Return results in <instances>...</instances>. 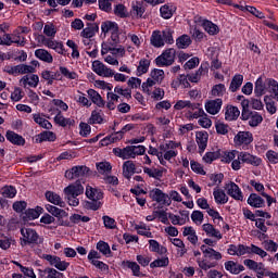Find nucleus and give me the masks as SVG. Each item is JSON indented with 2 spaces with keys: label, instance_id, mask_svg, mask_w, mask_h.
<instances>
[{
  "label": "nucleus",
  "instance_id": "f257e3e1",
  "mask_svg": "<svg viewBox=\"0 0 278 278\" xmlns=\"http://www.w3.org/2000/svg\"><path fill=\"white\" fill-rule=\"evenodd\" d=\"M86 197L89 199V201H86L84 204L86 210H92L93 212L101 210L100 200L103 199V192H101V190L87 186Z\"/></svg>",
  "mask_w": 278,
  "mask_h": 278
},
{
  "label": "nucleus",
  "instance_id": "f03ea898",
  "mask_svg": "<svg viewBox=\"0 0 278 278\" xmlns=\"http://www.w3.org/2000/svg\"><path fill=\"white\" fill-rule=\"evenodd\" d=\"M65 199L68 202V205L73 207H77L79 205L78 197L84 194V186H81L80 181H76L72 185H68L64 190Z\"/></svg>",
  "mask_w": 278,
  "mask_h": 278
},
{
  "label": "nucleus",
  "instance_id": "7ed1b4c3",
  "mask_svg": "<svg viewBox=\"0 0 278 278\" xmlns=\"http://www.w3.org/2000/svg\"><path fill=\"white\" fill-rule=\"evenodd\" d=\"M241 164H251V166H260V164H262V159L249 152H239L237 155V160L232 161L231 163L232 170H240Z\"/></svg>",
  "mask_w": 278,
  "mask_h": 278
},
{
  "label": "nucleus",
  "instance_id": "20e7f679",
  "mask_svg": "<svg viewBox=\"0 0 278 278\" xmlns=\"http://www.w3.org/2000/svg\"><path fill=\"white\" fill-rule=\"evenodd\" d=\"M22 238L21 247H27L31 244H40L42 240H40V236L35 229L31 228H21Z\"/></svg>",
  "mask_w": 278,
  "mask_h": 278
},
{
  "label": "nucleus",
  "instance_id": "39448f33",
  "mask_svg": "<svg viewBox=\"0 0 278 278\" xmlns=\"http://www.w3.org/2000/svg\"><path fill=\"white\" fill-rule=\"evenodd\" d=\"M161 81H164V71L153 70L151 72V78H148L147 81L142 84L141 88L146 94H151V88Z\"/></svg>",
  "mask_w": 278,
  "mask_h": 278
},
{
  "label": "nucleus",
  "instance_id": "423d86ee",
  "mask_svg": "<svg viewBox=\"0 0 278 278\" xmlns=\"http://www.w3.org/2000/svg\"><path fill=\"white\" fill-rule=\"evenodd\" d=\"M244 266L249 268L250 270H254L256 273V277H270L273 271H269L264 266V263H257L254 260L247 258L243 261Z\"/></svg>",
  "mask_w": 278,
  "mask_h": 278
},
{
  "label": "nucleus",
  "instance_id": "0eeeda50",
  "mask_svg": "<svg viewBox=\"0 0 278 278\" xmlns=\"http://www.w3.org/2000/svg\"><path fill=\"white\" fill-rule=\"evenodd\" d=\"M176 50L169 48L155 59L156 66H172L175 63Z\"/></svg>",
  "mask_w": 278,
  "mask_h": 278
},
{
  "label": "nucleus",
  "instance_id": "6e6552de",
  "mask_svg": "<svg viewBox=\"0 0 278 278\" xmlns=\"http://www.w3.org/2000/svg\"><path fill=\"white\" fill-rule=\"evenodd\" d=\"M40 42L45 45V47H48V49H53L56 53L60 55H66V50L64 49V43L61 41H56L50 38L45 37V35L39 36Z\"/></svg>",
  "mask_w": 278,
  "mask_h": 278
},
{
  "label": "nucleus",
  "instance_id": "1a4fd4ad",
  "mask_svg": "<svg viewBox=\"0 0 278 278\" xmlns=\"http://www.w3.org/2000/svg\"><path fill=\"white\" fill-rule=\"evenodd\" d=\"M150 199L152 201H155L156 203H160V205H170L172 200L170 197L167 193H164L162 189L154 188L149 192Z\"/></svg>",
  "mask_w": 278,
  "mask_h": 278
},
{
  "label": "nucleus",
  "instance_id": "9d476101",
  "mask_svg": "<svg viewBox=\"0 0 278 278\" xmlns=\"http://www.w3.org/2000/svg\"><path fill=\"white\" fill-rule=\"evenodd\" d=\"M90 173V168L86 165H78L72 167L70 170L65 172L66 179H77V177H86Z\"/></svg>",
  "mask_w": 278,
  "mask_h": 278
},
{
  "label": "nucleus",
  "instance_id": "9b49d317",
  "mask_svg": "<svg viewBox=\"0 0 278 278\" xmlns=\"http://www.w3.org/2000/svg\"><path fill=\"white\" fill-rule=\"evenodd\" d=\"M43 260H46V262H49L50 266H54V268L62 271L66 270V268L71 266V263L62 261V258H60L59 256L51 254H45Z\"/></svg>",
  "mask_w": 278,
  "mask_h": 278
},
{
  "label": "nucleus",
  "instance_id": "f8f14e48",
  "mask_svg": "<svg viewBox=\"0 0 278 278\" xmlns=\"http://www.w3.org/2000/svg\"><path fill=\"white\" fill-rule=\"evenodd\" d=\"M92 71L100 77H114V71L106 67L105 64H103L101 61H93Z\"/></svg>",
  "mask_w": 278,
  "mask_h": 278
},
{
  "label": "nucleus",
  "instance_id": "ddd939ff",
  "mask_svg": "<svg viewBox=\"0 0 278 278\" xmlns=\"http://www.w3.org/2000/svg\"><path fill=\"white\" fill-rule=\"evenodd\" d=\"M207 140H210V134H207V131L203 130L195 132V142L200 153H203L205 149H207Z\"/></svg>",
  "mask_w": 278,
  "mask_h": 278
},
{
  "label": "nucleus",
  "instance_id": "4468645a",
  "mask_svg": "<svg viewBox=\"0 0 278 278\" xmlns=\"http://www.w3.org/2000/svg\"><path fill=\"white\" fill-rule=\"evenodd\" d=\"M227 194L235 199L236 201H243L244 197L242 195V191L240 187L236 185V182H229L226 185Z\"/></svg>",
  "mask_w": 278,
  "mask_h": 278
},
{
  "label": "nucleus",
  "instance_id": "2eb2a0df",
  "mask_svg": "<svg viewBox=\"0 0 278 278\" xmlns=\"http://www.w3.org/2000/svg\"><path fill=\"white\" fill-rule=\"evenodd\" d=\"M39 81H40V77H38V75L29 74V75L23 76L20 80V84H22L24 88H27V86H29L30 88H38Z\"/></svg>",
  "mask_w": 278,
  "mask_h": 278
},
{
  "label": "nucleus",
  "instance_id": "dca6fc26",
  "mask_svg": "<svg viewBox=\"0 0 278 278\" xmlns=\"http://www.w3.org/2000/svg\"><path fill=\"white\" fill-rule=\"evenodd\" d=\"M114 155L116 157H121L122 160H134V152L131 150V146H127L126 148H114L113 149Z\"/></svg>",
  "mask_w": 278,
  "mask_h": 278
},
{
  "label": "nucleus",
  "instance_id": "f3484780",
  "mask_svg": "<svg viewBox=\"0 0 278 278\" xmlns=\"http://www.w3.org/2000/svg\"><path fill=\"white\" fill-rule=\"evenodd\" d=\"M5 138L9 142H11V144H15L16 147H24L25 144V138L12 130L7 131Z\"/></svg>",
  "mask_w": 278,
  "mask_h": 278
},
{
  "label": "nucleus",
  "instance_id": "a211bd4d",
  "mask_svg": "<svg viewBox=\"0 0 278 278\" xmlns=\"http://www.w3.org/2000/svg\"><path fill=\"white\" fill-rule=\"evenodd\" d=\"M220 108H223L222 99L211 100L205 104L206 112L213 115L218 114L220 112Z\"/></svg>",
  "mask_w": 278,
  "mask_h": 278
},
{
  "label": "nucleus",
  "instance_id": "6ab92c4d",
  "mask_svg": "<svg viewBox=\"0 0 278 278\" xmlns=\"http://www.w3.org/2000/svg\"><path fill=\"white\" fill-rule=\"evenodd\" d=\"M46 199L47 201H49V203H52V205H58L59 207H66V202L62 200V197H60V194L53 191H47Z\"/></svg>",
  "mask_w": 278,
  "mask_h": 278
},
{
  "label": "nucleus",
  "instance_id": "aec40b11",
  "mask_svg": "<svg viewBox=\"0 0 278 278\" xmlns=\"http://www.w3.org/2000/svg\"><path fill=\"white\" fill-rule=\"evenodd\" d=\"M235 142L237 144H251L253 142V135L249 131H239L235 136Z\"/></svg>",
  "mask_w": 278,
  "mask_h": 278
},
{
  "label": "nucleus",
  "instance_id": "412c9836",
  "mask_svg": "<svg viewBox=\"0 0 278 278\" xmlns=\"http://www.w3.org/2000/svg\"><path fill=\"white\" fill-rule=\"evenodd\" d=\"M201 251L204 255V257L208 258V260H223V254H220V252H217L216 250L207 247L206 244L201 245Z\"/></svg>",
  "mask_w": 278,
  "mask_h": 278
},
{
  "label": "nucleus",
  "instance_id": "4be33fe9",
  "mask_svg": "<svg viewBox=\"0 0 278 278\" xmlns=\"http://www.w3.org/2000/svg\"><path fill=\"white\" fill-rule=\"evenodd\" d=\"M136 173H138L136 170V164L134 163V161H126L123 164V175L126 179H131V177H134V175H136Z\"/></svg>",
  "mask_w": 278,
  "mask_h": 278
},
{
  "label": "nucleus",
  "instance_id": "5701e85b",
  "mask_svg": "<svg viewBox=\"0 0 278 278\" xmlns=\"http://www.w3.org/2000/svg\"><path fill=\"white\" fill-rule=\"evenodd\" d=\"M87 94L92 103H94V105H97L98 108H105V100H103V98L99 92H97V90L89 89L87 90Z\"/></svg>",
  "mask_w": 278,
  "mask_h": 278
},
{
  "label": "nucleus",
  "instance_id": "b1692460",
  "mask_svg": "<svg viewBox=\"0 0 278 278\" xmlns=\"http://www.w3.org/2000/svg\"><path fill=\"white\" fill-rule=\"evenodd\" d=\"M200 106H201L200 103H192L190 100H178L174 105V110L179 111L188 108L189 110L194 111V110H199Z\"/></svg>",
  "mask_w": 278,
  "mask_h": 278
},
{
  "label": "nucleus",
  "instance_id": "393cba45",
  "mask_svg": "<svg viewBox=\"0 0 278 278\" xmlns=\"http://www.w3.org/2000/svg\"><path fill=\"white\" fill-rule=\"evenodd\" d=\"M203 231L208 236V238H217V240H223V235L220 230L214 228L212 224H204L202 226Z\"/></svg>",
  "mask_w": 278,
  "mask_h": 278
},
{
  "label": "nucleus",
  "instance_id": "a878e982",
  "mask_svg": "<svg viewBox=\"0 0 278 278\" xmlns=\"http://www.w3.org/2000/svg\"><path fill=\"white\" fill-rule=\"evenodd\" d=\"M225 268L228 273H231V275H240L244 270V265L228 261L225 263Z\"/></svg>",
  "mask_w": 278,
  "mask_h": 278
},
{
  "label": "nucleus",
  "instance_id": "bb28decb",
  "mask_svg": "<svg viewBox=\"0 0 278 278\" xmlns=\"http://www.w3.org/2000/svg\"><path fill=\"white\" fill-rule=\"evenodd\" d=\"M123 131L113 132L111 136L105 137L100 141L101 147H108L109 144H112L113 142H118V140H123Z\"/></svg>",
  "mask_w": 278,
  "mask_h": 278
},
{
  "label": "nucleus",
  "instance_id": "cd10ccee",
  "mask_svg": "<svg viewBox=\"0 0 278 278\" xmlns=\"http://www.w3.org/2000/svg\"><path fill=\"white\" fill-rule=\"evenodd\" d=\"M40 278H63L64 274L58 271L54 268L48 267L45 270H39Z\"/></svg>",
  "mask_w": 278,
  "mask_h": 278
},
{
  "label": "nucleus",
  "instance_id": "c85d7f7f",
  "mask_svg": "<svg viewBox=\"0 0 278 278\" xmlns=\"http://www.w3.org/2000/svg\"><path fill=\"white\" fill-rule=\"evenodd\" d=\"M239 116H240V110L238 109V106L228 105L226 108V112H225L226 121H238Z\"/></svg>",
  "mask_w": 278,
  "mask_h": 278
},
{
  "label": "nucleus",
  "instance_id": "c756f323",
  "mask_svg": "<svg viewBox=\"0 0 278 278\" xmlns=\"http://www.w3.org/2000/svg\"><path fill=\"white\" fill-rule=\"evenodd\" d=\"M46 210H47V212L52 214V216H55V218H66V217H68V214L66 213V211H64L62 208H59L58 206L47 204Z\"/></svg>",
  "mask_w": 278,
  "mask_h": 278
},
{
  "label": "nucleus",
  "instance_id": "7c9ffc66",
  "mask_svg": "<svg viewBox=\"0 0 278 278\" xmlns=\"http://www.w3.org/2000/svg\"><path fill=\"white\" fill-rule=\"evenodd\" d=\"M54 123L60 125V127H68L71 125H75V121L64 117V115H62V111H59L55 115Z\"/></svg>",
  "mask_w": 278,
  "mask_h": 278
},
{
  "label": "nucleus",
  "instance_id": "2f4dec72",
  "mask_svg": "<svg viewBox=\"0 0 278 278\" xmlns=\"http://www.w3.org/2000/svg\"><path fill=\"white\" fill-rule=\"evenodd\" d=\"M182 236L187 237L191 244H197L199 242V237L197 236V230L192 226L185 227Z\"/></svg>",
  "mask_w": 278,
  "mask_h": 278
},
{
  "label": "nucleus",
  "instance_id": "473e14b6",
  "mask_svg": "<svg viewBox=\"0 0 278 278\" xmlns=\"http://www.w3.org/2000/svg\"><path fill=\"white\" fill-rule=\"evenodd\" d=\"M162 31L160 30H154L152 33L150 42L152 45V47H156L157 49H160V47H164V38L162 37Z\"/></svg>",
  "mask_w": 278,
  "mask_h": 278
},
{
  "label": "nucleus",
  "instance_id": "72a5a7b5",
  "mask_svg": "<svg viewBox=\"0 0 278 278\" xmlns=\"http://www.w3.org/2000/svg\"><path fill=\"white\" fill-rule=\"evenodd\" d=\"M35 55L36 58H38V60H41L42 62H47L48 64L53 63V55H51V53H49V51L45 49L36 50Z\"/></svg>",
  "mask_w": 278,
  "mask_h": 278
},
{
  "label": "nucleus",
  "instance_id": "f704fd0d",
  "mask_svg": "<svg viewBox=\"0 0 278 278\" xmlns=\"http://www.w3.org/2000/svg\"><path fill=\"white\" fill-rule=\"evenodd\" d=\"M242 81H244V76H242L241 74L235 75L230 83L229 91L237 92L240 89V86H242Z\"/></svg>",
  "mask_w": 278,
  "mask_h": 278
},
{
  "label": "nucleus",
  "instance_id": "c9c22d12",
  "mask_svg": "<svg viewBox=\"0 0 278 278\" xmlns=\"http://www.w3.org/2000/svg\"><path fill=\"white\" fill-rule=\"evenodd\" d=\"M248 204L251 205V207H264L265 201L256 193H252L248 199Z\"/></svg>",
  "mask_w": 278,
  "mask_h": 278
},
{
  "label": "nucleus",
  "instance_id": "e433bc0d",
  "mask_svg": "<svg viewBox=\"0 0 278 278\" xmlns=\"http://www.w3.org/2000/svg\"><path fill=\"white\" fill-rule=\"evenodd\" d=\"M55 138L53 131H43L36 136L35 142H54Z\"/></svg>",
  "mask_w": 278,
  "mask_h": 278
},
{
  "label": "nucleus",
  "instance_id": "4c0bfd02",
  "mask_svg": "<svg viewBox=\"0 0 278 278\" xmlns=\"http://www.w3.org/2000/svg\"><path fill=\"white\" fill-rule=\"evenodd\" d=\"M213 197L215 199V202L219 205H225L229 201V198L225 193V191L220 189H214Z\"/></svg>",
  "mask_w": 278,
  "mask_h": 278
},
{
  "label": "nucleus",
  "instance_id": "58836bf2",
  "mask_svg": "<svg viewBox=\"0 0 278 278\" xmlns=\"http://www.w3.org/2000/svg\"><path fill=\"white\" fill-rule=\"evenodd\" d=\"M99 31V25L97 24H88V27L83 29L80 33L83 38H93L94 34Z\"/></svg>",
  "mask_w": 278,
  "mask_h": 278
},
{
  "label": "nucleus",
  "instance_id": "ea45409f",
  "mask_svg": "<svg viewBox=\"0 0 278 278\" xmlns=\"http://www.w3.org/2000/svg\"><path fill=\"white\" fill-rule=\"evenodd\" d=\"M96 166L100 175H110L112 173V164L108 161L97 163Z\"/></svg>",
  "mask_w": 278,
  "mask_h": 278
},
{
  "label": "nucleus",
  "instance_id": "a19ab883",
  "mask_svg": "<svg viewBox=\"0 0 278 278\" xmlns=\"http://www.w3.org/2000/svg\"><path fill=\"white\" fill-rule=\"evenodd\" d=\"M89 123L90 125H101L103 123V112L101 110L92 111Z\"/></svg>",
  "mask_w": 278,
  "mask_h": 278
},
{
  "label": "nucleus",
  "instance_id": "79ce46f5",
  "mask_svg": "<svg viewBox=\"0 0 278 278\" xmlns=\"http://www.w3.org/2000/svg\"><path fill=\"white\" fill-rule=\"evenodd\" d=\"M101 29L103 34H112L114 31H118V24L115 22L106 21L102 23Z\"/></svg>",
  "mask_w": 278,
  "mask_h": 278
},
{
  "label": "nucleus",
  "instance_id": "37998d69",
  "mask_svg": "<svg viewBox=\"0 0 278 278\" xmlns=\"http://www.w3.org/2000/svg\"><path fill=\"white\" fill-rule=\"evenodd\" d=\"M220 155H223V153H220V150H217L215 152H206L203 156V162H205V164H212V162H215V160H220Z\"/></svg>",
  "mask_w": 278,
  "mask_h": 278
},
{
  "label": "nucleus",
  "instance_id": "c03bdc74",
  "mask_svg": "<svg viewBox=\"0 0 278 278\" xmlns=\"http://www.w3.org/2000/svg\"><path fill=\"white\" fill-rule=\"evenodd\" d=\"M16 75H27L28 73H36V67L31 65L20 64L15 65Z\"/></svg>",
  "mask_w": 278,
  "mask_h": 278
},
{
  "label": "nucleus",
  "instance_id": "a18cd8bd",
  "mask_svg": "<svg viewBox=\"0 0 278 278\" xmlns=\"http://www.w3.org/2000/svg\"><path fill=\"white\" fill-rule=\"evenodd\" d=\"M176 45L178 49H188V47L192 45V40L190 39V36L182 35L176 40Z\"/></svg>",
  "mask_w": 278,
  "mask_h": 278
},
{
  "label": "nucleus",
  "instance_id": "49530a36",
  "mask_svg": "<svg viewBox=\"0 0 278 278\" xmlns=\"http://www.w3.org/2000/svg\"><path fill=\"white\" fill-rule=\"evenodd\" d=\"M33 118L35 123H37V125L39 127H42L43 129H51V127H53V125H51L48 119H45L43 117H41L40 114H34Z\"/></svg>",
  "mask_w": 278,
  "mask_h": 278
},
{
  "label": "nucleus",
  "instance_id": "de8ad7c7",
  "mask_svg": "<svg viewBox=\"0 0 278 278\" xmlns=\"http://www.w3.org/2000/svg\"><path fill=\"white\" fill-rule=\"evenodd\" d=\"M203 28L205 31H207V34H210V36H216V34L219 31L218 26L210 21L203 22Z\"/></svg>",
  "mask_w": 278,
  "mask_h": 278
},
{
  "label": "nucleus",
  "instance_id": "09e8293b",
  "mask_svg": "<svg viewBox=\"0 0 278 278\" xmlns=\"http://www.w3.org/2000/svg\"><path fill=\"white\" fill-rule=\"evenodd\" d=\"M220 157L222 159V162H225V164H229V162H233L236 160V154L238 156V151H231V152H225V151H222L220 150Z\"/></svg>",
  "mask_w": 278,
  "mask_h": 278
},
{
  "label": "nucleus",
  "instance_id": "8fccbe9b",
  "mask_svg": "<svg viewBox=\"0 0 278 278\" xmlns=\"http://www.w3.org/2000/svg\"><path fill=\"white\" fill-rule=\"evenodd\" d=\"M197 264L199 268H201L202 270H210V268H216L217 266L216 262H210L207 260H201V258L197 260Z\"/></svg>",
  "mask_w": 278,
  "mask_h": 278
},
{
  "label": "nucleus",
  "instance_id": "3c124183",
  "mask_svg": "<svg viewBox=\"0 0 278 278\" xmlns=\"http://www.w3.org/2000/svg\"><path fill=\"white\" fill-rule=\"evenodd\" d=\"M1 194L5 199H14L16 197V188L12 186H5L1 189Z\"/></svg>",
  "mask_w": 278,
  "mask_h": 278
},
{
  "label": "nucleus",
  "instance_id": "603ef678",
  "mask_svg": "<svg viewBox=\"0 0 278 278\" xmlns=\"http://www.w3.org/2000/svg\"><path fill=\"white\" fill-rule=\"evenodd\" d=\"M153 88H150V93L149 94L154 101H162V99H164V89L162 88H155L153 91Z\"/></svg>",
  "mask_w": 278,
  "mask_h": 278
},
{
  "label": "nucleus",
  "instance_id": "864d4df0",
  "mask_svg": "<svg viewBox=\"0 0 278 278\" xmlns=\"http://www.w3.org/2000/svg\"><path fill=\"white\" fill-rule=\"evenodd\" d=\"M149 244H150V251H152L153 253H161L164 254L166 253V248L165 247H160V243L156 240H149Z\"/></svg>",
  "mask_w": 278,
  "mask_h": 278
},
{
  "label": "nucleus",
  "instance_id": "5fc2aeb1",
  "mask_svg": "<svg viewBox=\"0 0 278 278\" xmlns=\"http://www.w3.org/2000/svg\"><path fill=\"white\" fill-rule=\"evenodd\" d=\"M143 173H146V175L152 177L153 179H160V177L164 175V172H162L161 169L149 167H144Z\"/></svg>",
  "mask_w": 278,
  "mask_h": 278
},
{
  "label": "nucleus",
  "instance_id": "6e6d98bb",
  "mask_svg": "<svg viewBox=\"0 0 278 278\" xmlns=\"http://www.w3.org/2000/svg\"><path fill=\"white\" fill-rule=\"evenodd\" d=\"M114 14L119 18H127V16H129V13L127 12V8H125L123 4L115 5Z\"/></svg>",
  "mask_w": 278,
  "mask_h": 278
},
{
  "label": "nucleus",
  "instance_id": "4d7b16f0",
  "mask_svg": "<svg viewBox=\"0 0 278 278\" xmlns=\"http://www.w3.org/2000/svg\"><path fill=\"white\" fill-rule=\"evenodd\" d=\"M149 66H151V61L147 59H141L137 71L138 73H140V75H144V73L149 72Z\"/></svg>",
  "mask_w": 278,
  "mask_h": 278
},
{
  "label": "nucleus",
  "instance_id": "13d9d810",
  "mask_svg": "<svg viewBox=\"0 0 278 278\" xmlns=\"http://www.w3.org/2000/svg\"><path fill=\"white\" fill-rule=\"evenodd\" d=\"M264 90H266V85H264V80L262 78H258L254 88L256 97H262V94H264Z\"/></svg>",
  "mask_w": 278,
  "mask_h": 278
},
{
  "label": "nucleus",
  "instance_id": "bf43d9fd",
  "mask_svg": "<svg viewBox=\"0 0 278 278\" xmlns=\"http://www.w3.org/2000/svg\"><path fill=\"white\" fill-rule=\"evenodd\" d=\"M43 34L48 36V38H55V34H58V30L55 29V25L53 24H46L43 27Z\"/></svg>",
  "mask_w": 278,
  "mask_h": 278
},
{
  "label": "nucleus",
  "instance_id": "052dcab7",
  "mask_svg": "<svg viewBox=\"0 0 278 278\" xmlns=\"http://www.w3.org/2000/svg\"><path fill=\"white\" fill-rule=\"evenodd\" d=\"M114 92L121 94V97H124L125 99H131V89L129 88L123 89V87L116 86Z\"/></svg>",
  "mask_w": 278,
  "mask_h": 278
},
{
  "label": "nucleus",
  "instance_id": "680f3d73",
  "mask_svg": "<svg viewBox=\"0 0 278 278\" xmlns=\"http://www.w3.org/2000/svg\"><path fill=\"white\" fill-rule=\"evenodd\" d=\"M97 249L102 253V255H110L112 253V250H110V244H108L104 241H99L97 243Z\"/></svg>",
  "mask_w": 278,
  "mask_h": 278
},
{
  "label": "nucleus",
  "instance_id": "e2e57ef3",
  "mask_svg": "<svg viewBox=\"0 0 278 278\" xmlns=\"http://www.w3.org/2000/svg\"><path fill=\"white\" fill-rule=\"evenodd\" d=\"M163 42H166L167 45H173L175 42V39H173V31L170 28H165L162 31Z\"/></svg>",
  "mask_w": 278,
  "mask_h": 278
},
{
  "label": "nucleus",
  "instance_id": "0e129e2a",
  "mask_svg": "<svg viewBox=\"0 0 278 278\" xmlns=\"http://www.w3.org/2000/svg\"><path fill=\"white\" fill-rule=\"evenodd\" d=\"M215 128L217 134H219L220 136H227V134H229V125L225 123L217 122L215 124Z\"/></svg>",
  "mask_w": 278,
  "mask_h": 278
},
{
  "label": "nucleus",
  "instance_id": "69168bd1",
  "mask_svg": "<svg viewBox=\"0 0 278 278\" xmlns=\"http://www.w3.org/2000/svg\"><path fill=\"white\" fill-rule=\"evenodd\" d=\"M132 14L137 18H142V14H144V7L142 5V3L137 2L132 5Z\"/></svg>",
  "mask_w": 278,
  "mask_h": 278
},
{
  "label": "nucleus",
  "instance_id": "338daca9",
  "mask_svg": "<svg viewBox=\"0 0 278 278\" xmlns=\"http://www.w3.org/2000/svg\"><path fill=\"white\" fill-rule=\"evenodd\" d=\"M226 91H227V88H225V85L223 84L215 85L212 88L213 97H223V94H225Z\"/></svg>",
  "mask_w": 278,
  "mask_h": 278
},
{
  "label": "nucleus",
  "instance_id": "774afa93",
  "mask_svg": "<svg viewBox=\"0 0 278 278\" xmlns=\"http://www.w3.org/2000/svg\"><path fill=\"white\" fill-rule=\"evenodd\" d=\"M203 212L201 211H193L191 214V220L195 224V225H201L203 223Z\"/></svg>",
  "mask_w": 278,
  "mask_h": 278
}]
</instances>
